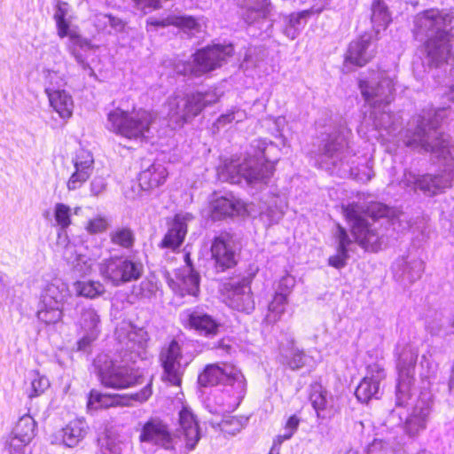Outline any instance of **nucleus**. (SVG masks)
Wrapping results in <instances>:
<instances>
[{
  "mask_svg": "<svg viewBox=\"0 0 454 454\" xmlns=\"http://www.w3.org/2000/svg\"><path fill=\"white\" fill-rule=\"evenodd\" d=\"M108 228L109 223L107 218L101 215L89 219L85 225L86 231L91 235L105 232Z\"/></svg>",
  "mask_w": 454,
  "mask_h": 454,
  "instance_id": "09e8293b",
  "label": "nucleus"
},
{
  "mask_svg": "<svg viewBox=\"0 0 454 454\" xmlns=\"http://www.w3.org/2000/svg\"><path fill=\"white\" fill-rule=\"evenodd\" d=\"M301 419L300 418L294 414L291 415L286 421L284 428L285 433L283 434H279L283 439L289 440L297 431Z\"/></svg>",
  "mask_w": 454,
  "mask_h": 454,
  "instance_id": "3c124183",
  "label": "nucleus"
},
{
  "mask_svg": "<svg viewBox=\"0 0 454 454\" xmlns=\"http://www.w3.org/2000/svg\"><path fill=\"white\" fill-rule=\"evenodd\" d=\"M337 238H338V250H348V246L351 244L346 229L340 224L337 225Z\"/></svg>",
  "mask_w": 454,
  "mask_h": 454,
  "instance_id": "5fc2aeb1",
  "label": "nucleus"
},
{
  "mask_svg": "<svg viewBox=\"0 0 454 454\" xmlns=\"http://www.w3.org/2000/svg\"><path fill=\"white\" fill-rule=\"evenodd\" d=\"M49 387L48 380L35 373L30 380L29 387L27 389V395L29 398H34L42 395Z\"/></svg>",
  "mask_w": 454,
  "mask_h": 454,
  "instance_id": "a18cd8bd",
  "label": "nucleus"
},
{
  "mask_svg": "<svg viewBox=\"0 0 454 454\" xmlns=\"http://www.w3.org/2000/svg\"><path fill=\"white\" fill-rule=\"evenodd\" d=\"M106 17L109 20L111 27L116 31V32H122L125 29L126 22L122 20L116 18L111 14H106Z\"/></svg>",
  "mask_w": 454,
  "mask_h": 454,
  "instance_id": "6e6d98bb",
  "label": "nucleus"
},
{
  "mask_svg": "<svg viewBox=\"0 0 454 454\" xmlns=\"http://www.w3.org/2000/svg\"><path fill=\"white\" fill-rule=\"evenodd\" d=\"M162 26L173 25L177 27L195 30L199 28V23L192 16H171L168 17L165 20L160 22Z\"/></svg>",
  "mask_w": 454,
  "mask_h": 454,
  "instance_id": "ea45409f",
  "label": "nucleus"
},
{
  "mask_svg": "<svg viewBox=\"0 0 454 454\" xmlns=\"http://www.w3.org/2000/svg\"><path fill=\"white\" fill-rule=\"evenodd\" d=\"M211 258L218 272L233 269L238 264V258L233 247V235L223 231L215 236L210 247Z\"/></svg>",
  "mask_w": 454,
  "mask_h": 454,
  "instance_id": "9b49d317",
  "label": "nucleus"
},
{
  "mask_svg": "<svg viewBox=\"0 0 454 454\" xmlns=\"http://www.w3.org/2000/svg\"><path fill=\"white\" fill-rule=\"evenodd\" d=\"M45 93L49 98L50 106L58 113L60 118L69 119L73 114L74 101L67 91L63 90L46 89Z\"/></svg>",
  "mask_w": 454,
  "mask_h": 454,
  "instance_id": "a878e982",
  "label": "nucleus"
},
{
  "mask_svg": "<svg viewBox=\"0 0 454 454\" xmlns=\"http://www.w3.org/2000/svg\"><path fill=\"white\" fill-rule=\"evenodd\" d=\"M285 441L286 440L283 439L280 435H277L273 440L272 446L269 451V454H279L280 447Z\"/></svg>",
  "mask_w": 454,
  "mask_h": 454,
  "instance_id": "13d9d810",
  "label": "nucleus"
},
{
  "mask_svg": "<svg viewBox=\"0 0 454 454\" xmlns=\"http://www.w3.org/2000/svg\"><path fill=\"white\" fill-rule=\"evenodd\" d=\"M247 418L243 416H231L223 419L219 426L224 435H235L247 424Z\"/></svg>",
  "mask_w": 454,
  "mask_h": 454,
  "instance_id": "e433bc0d",
  "label": "nucleus"
},
{
  "mask_svg": "<svg viewBox=\"0 0 454 454\" xmlns=\"http://www.w3.org/2000/svg\"><path fill=\"white\" fill-rule=\"evenodd\" d=\"M176 432V440L181 441L186 450H194L200 439V423L193 411L186 406H183L178 413Z\"/></svg>",
  "mask_w": 454,
  "mask_h": 454,
  "instance_id": "dca6fc26",
  "label": "nucleus"
},
{
  "mask_svg": "<svg viewBox=\"0 0 454 454\" xmlns=\"http://www.w3.org/2000/svg\"><path fill=\"white\" fill-rule=\"evenodd\" d=\"M372 20L378 26H387L390 22L389 12L383 2H375L372 4Z\"/></svg>",
  "mask_w": 454,
  "mask_h": 454,
  "instance_id": "de8ad7c7",
  "label": "nucleus"
},
{
  "mask_svg": "<svg viewBox=\"0 0 454 454\" xmlns=\"http://www.w3.org/2000/svg\"><path fill=\"white\" fill-rule=\"evenodd\" d=\"M73 18L69 15V10L67 2H63L58 5V10L54 14L56 21L58 35L60 38L67 36L69 32V21Z\"/></svg>",
  "mask_w": 454,
  "mask_h": 454,
  "instance_id": "c9c22d12",
  "label": "nucleus"
},
{
  "mask_svg": "<svg viewBox=\"0 0 454 454\" xmlns=\"http://www.w3.org/2000/svg\"><path fill=\"white\" fill-rule=\"evenodd\" d=\"M89 426L84 418H74L53 434L52 443L73 449L85 438Z\"/></svg>",
  "mask_w": 454,
  "mask_h": 454,
  "instance_id": "6ab92c4d",
  "label": "nucleus"
},
{
  "mask_svg": "<svg viewBox=\"0 0 454 454\" xmlns=\"http://www.w3.org/2000/svg\"><path fill=\"white\" fill-rule=\"evenodd\" d=\"M451 380L454 382V364H453V367L451 369Z\"/></svg>",
  "mask_w": 454,
  "mask_h": 454,
  "instance_id": "69168bd1",
  "label": "nucleus"
},
{
  "mask_svg": "<svg viewBox=\"0 0 454 454\" xmlns=\"http://www.w3.org/2000/svg\"><path fill=\"white\" fill-rule=\"evenodd\" d=\"M67 36L70 38L72 43L77 46L82 47L84 44H87L86 40H84L79 34L76 32H68Z\"/></svg>",
  "mask_w": 454,
  "mask_h": 454,
  "instance_id": "bf43d9fd",
  "label": "nucleus"
},
{
  "mask_svg": "<svg viewBox=\"0 0 454 454\" xmlns=\"http://www.w3.org/2000/svg\"><path fill=\"white\" fill-rule=\"evenodd\" d=\"M93 163L94 160L92 154L90 152L84 149H80L76 152L75 157L74 159V168H81L92 171Z\"/></svg>",
  "mask_w": 454,
  "mask_h": 454,
  "instance_id": "8fccbe9b",
  "label": "nucleus"
},
{
  "mask_svg": "<svg viewBox=\"0 0 454 454\" xmlns=\"http://www.w3.org/2000/svg\"><path fill=\"white\" fill-rule=\"evenodd\" d=\"M376 55V45L369 34H364L353 40L345 53L344 61L352 66L364 67Z\"/></svg>",
  "mask_w": 454,
  "mask_h": 454,
  "instance_id": "a211bd4d",
  "label": "nucleus"
},
{
  "mask_svg": "<svg viewBox=\"0 0 454 454\" xmlns=\"http://www.w3.org/2000/svg\"><path fill=\"white\" fill-rule=\"evenodd\" d=\"M309 13H310V12H309V11H304V12H301L300 13V16H301V17H305V16H307V15H308V14H309Z\"/></svg>",
  "mask_w": 454,
  "mask_h": 454,
  "instance_id": "0e129e2a",
  "label": "nucleus"
},
{
  "mask_svg": "<svg viewBox=\"0 0 454 454\" xmlns=\"http://www.w3.org/2000/svg\"><path fill=\"white\" fill-rule=\"evenodd\" d=\"M153 395V379L146 381L143 387L132 394H108L101 393L98 390L90 391L87 398L88 410H102L111 407L129 406L134 402L144 403Z\"/></svg>",
  "mask_w": 454,
  "mask_h": 454,
  "instance_id": "423d86ee",
  "label": "nucleus"
},
{
  "mask_svg": "<svg viewBox=\"0 0 454 454\" xmlns=\"http://www.w3.org/2000/svg\"><path fill=\"white\" fill-rule=\"evenodd\" d=\"M442 25L441 15L431 11L419 14L415 20L414 36L418 39L427 37L423 48L429 64L434 67L446 63L451 56V35L442 29Z\"/></svg>",
  "mask_w": 454,
  "mask_h": 454,
  "instance_id": "f03ea898",
  "label": "nucleus"
},
{
  "mask_svg": "<svg viewBox=\"0 0 454 454\" xmlns=\"http://www.w3.org/2000/svg\"><path fill=\"white\" fill-rule=\"evenodd\" d=\"M257 12V17L264 16L263 12Z\"/></svg>",
  "mask_w": 454,
  "mask_h": 454,
  "instance_id": "338daca9",
  "label": "nucleus"
},
{
  "mask_svg": "<svg viewBox=\"0 0 454 454\" xmlns=\"http://www.w3.org/2000/svg\"><path fill=\"white\" fill-rule=\"evenodd\" d=\"M200 292V275L197 272H190L182 278L178 284L176 293L180 296H197Z\"/></svg>",
  "mask_w": 454,
  "mask_h": 454,
  "instance_id": "72a5a7b5",
  "label": "nucleus"
},
{
  "mask_svg": "<svg viewBox=\"0 0 454 454\" xmlns=\"http://www.w3.org/2000/svg\"><path fill=\"white\" fill-rule=\"evenodd\" d=\"M250 281H244L242 285L232 286L230 292L231 306L239 311H248L253 309V294L250 290Z\"/></svg>",
  "mask_w": 454,
  "mask_h": 454,
  "instance_id": "bb28decb",
  "label": "nucleus"
},
{
  "mask_svg": "<svg viewBox=\"0 0 454 454\" xmlns=\"http://www.w3.org/2000/svg\"><path fill=\"white\" fill-rule=\"evenodd\" d=\"M184 262H185L186 265L191 269V272H195L193 270V265H192V262L191 260L190 253H186L184 254Z\"/></svg>",
  "mask_w": 454,
  "mask_h": 454,
  "instance_id": "052dcab7",
  "label": "nucleus"
},
{
  "mask_svg": "<svg viewBox=\"0 0 454 454\" xmlns=\"http://www.w3.org/2000/svg\"><path fill=\"white\" fill-rule=\"evenodd\" d=\"M287 364L293 370H298L305 365V353L302 350H293L288 357Z\"/></svg>",
  "mask_w": 454,
  "mask_h": 454,
  "instance_id": "864d4df0",
  "label": "nucleus"
},
{
  "mask_svg": "<svg viewBox=\"0 0 454 454\" xmlns=\"http://www.w3.org/2000/svg\"><path fill=\"white\" fill-rule=\"evenodd\" d=\"M207 93L192 92L184 98L175 97L168 102L169 112L173 116H177L183 122L188 121L198 116L207 106Z\"/></svg>",
  "mask_w": 454,
  "mask_h": 454,
  "instance_id": "ddd939ff",
  "label": "nucleus"
},
{
  "mask_svg": "<svg viewBox=\"0 0 454 454\" xmlns=\"http://www.w3.org/2000/svg\"><path fill=\"white\" fill-rule=\"evenodd\" d=\"M109 239L113 245L125 250L133 248L136 237L129 227H119L109 233Z\"/></svg>",
  "mask_w": 454,
  "mask_h": 454,
  "instance_id": "7c9ffc66",
  "label": "nucleus"
},
{
  "mask_svg": "<svg viewBox=\"0 0 454 454\" xmlns=\"http://www.w3.org/2000/svg\"><path fill=\"white\" fill-rule=\"evenodd\" d=\"M168 177L167 168L160 162H153L138 173L137 183L142 191L152 192L163 185Z\"/></svg>",
  "mask_w": 454,
  "mask_h": 454,
  "instance_id": "4be33fe9",
  "label": "nucleus"
},
{
  "mask_svg": "<svg viewBox=\"0 0 454 454\" xmlns=\"http://www.w3.org/2000/svg\"><path fill=\"white\" fill-rule=\"evenodd\" d=\"M246 211V203L232 193L215 197L210 202V216L213 220L233 218Z\"/></svg>",
  "mask_w": 454,
  "mask_h": 454,
  "instance_id": "aec40b11",
  "label": "nucleus"
},
{
  "mask_svg": "<svg viewBox=\"0 0 454 454\" xmlns=\"http://www.w3.org/2000/svg\"><path fill=\"white\" fill-rule=\"evenodd\" d=\"M100 316L93 306L82 307L75 322L82 337L77 341L79 349H85L95 341L100 333Z\"/></svg>",
  "mask_w": 454,
  "mask_h": 454,
  "instance_id": "4468645a",
  "label": "nucleus"
},
{
  "mask_svg": "<svg viewBox=\"0 0 454 454\" xmlns=\"http://www.w3.org/2000/svg\"><path fill=\"white\" fill-rule=\"evenodd\" d=\"M358 88L364 99L372 107L388 106L395 99V82L384 74L372 80L360 79Z\"/></svg>",
  "mask_w": 454,
  "mask_h": 454,
  "instance_id": "0eeeda50",
  "label": "nucleus"
},
{
  "mask_svg": "<svg viewBox=\"0 0 454 454\" xmlns=\"http://www.w3.org/2000/svg\"><path fill=\"white\" fill-rule=\"evenodd\" d=\"M367 371L369 373H371V377H379L380 379H383L385 378V373H384V368L383 366L379 364V363H373V364H371L367 366Z\"/></svg>",
  "mask_w": 454,
  "mask_h": 454,
  "instance_id": "4d7b16f0",
  "label": "nucleus"
},
{
  "mask_svg": "<svg viewBox=\"0 0 454 454\" xmlns=\"http://www.w3.org/2000/svg\"><path fill=\"white\" fill-rule=\"evenodd\" d=\"M68 294V287L65 284L50 283L46 286L44 299L46 303L54 302L59 305L66 301Z\"/></svg>",
  "mask_w": 454,
  "mask_h": 454,
  "instance_id": "f704fd0d",
  "label": "nucleus"
},
{
  "mask_svg": "<svg viewBox=\"0 0 454 454\" xmlns=\"http://www.w3.org/2000/svg\"><path fill=\"white\" fill-rule=\"evenodd\" d=\"M188 231L186 219L176 214L168 222V231L159 243L160 248L177 250L184 241Z\"/></svg>",
  "mask_w": 454,
  "mask_h": 454,
  "instance_id": "412c9836",
  "label": "nucleus"
},
{
  "mask_svg": "<svg viewBox=\"0 0 454 454\" xmlns=\"http://www.w3.org/2000/svg\"><path fill=\"white\" fill-rule=\"evenodd\" d=\"M183 325L200 336L213 338L220 333L222 324L210 314L198 309H189L185 312Z\"/></svg>",
  "mask_w": 454,
  "mask_h": 454,
  "instance_id": "f3484780",
  "label": "nucleus"
},
{
  "mask_svg": "<svg viewBox=\"0 0 454 454\" xmlns=\"http://www.w3.org/2000/svg\"><path fill=\"white\" fill-rule=\"evenodd\" d=\"M350 232L355 241L365 251L377 253L381 249L382 238L368 222L360 226H350Z\"/></svg>",
  "mask_w": 454,
  "mask_h": 454,
  "instance_id": "5701e85b",
  "label": "nucleus"
},
{
  "mask_svg": "<svg viewBox=\"0 0 454 454\" xmlns=\"http://www.w3.org/2000/svg\"><path fill=\"white\" fill-rule=\"evenodd\" d=\"M76 294L87 299H96L105 294L104 285L98 280H79L74 283Z\"/></svg>",
  "mask_w": 454,
  "mask_h": 454,
  "instance_id": "c756f323",
  "label": "nucleus"
},
{
  "mask_svg": "<svg viewBox=\"0 0 454 454\" xmlns=\"http://www.w3.org/2000/svg\"><path fill=\"white\" fill-rule=\"evenodd\" d=\"M274 172V164L268 160L245 161L239 166V174L248 183L264 182L270 178Z\"/></svg>",
  "mask_w": 454,
  "mask_h": 454,
  "instance_id": "b1692460",
  "label": "nucleus"
},
{
  "mask_svg": "<svg viewBox=\"0 0 454 454\" xmlns=\"http://www.w3.org/2000/svg\"><path fill=\"white\" fill-rule=\"evenodd\" d=\"M363 213L373 221L387 217L390 214V208L378 201H371L366 207L363 209Z\"/></svg>",
  "mask_w": 454,
  "mask_h": 454,
  "instance_id": "37998d69",
  "label": "nucleus"
},
{
  "mask_svg": "<svg viewBox=\"0 0 454 454\" xmlns=\"http://www.w3.org/2000/svg\"><path fill=\"white\" fill-rule=\"evenodd\" d=\"M221 385L231 387L228 408L237 407L247 389V380L240 368L234 362H215Z\"/></svg>",
  "mask_w": 454,
  "mask_h": 454,
  "instance_id": "9d476101",
  "label": "nucleus"
},
{
  "mask_svg": "<svg viewBox=\"0 0 454 454\" xmlns=\"http://www.w3.org/2000/svg\"><path fill=\"white\" fill-rule=\"evenodd\" d=\"M405 144L407 146H419L439 159L451 157L450 140L445 137L444 133L435 129L426 130L424 127L418 125Z\"/></svg>",
  "mask_w": 454,
  "mask_h": 454,
  "instance_id": "1a4fd4ad",
  "label": "nucleus"
},
{
  "mask_svg": "<svg viewBox=\"0 0 454 454\" xmlns=\"http://www.w3.org/2000/svg\"><path fill=\"white\" fill-rule=\"evenodd\" d=\"M197 383L201 387H214L221 385L216 364H207L198 373Z\"/></svg>",
  "mask_w": 454,
  "mask_h": 454,
  "instance_id": "473e14b6",
  "label": "nucleus"
},
{
  "mask_svg": "<svg viewBox=\"0 0 454 454\" xmlns=\"http://www.w3.org/2000/svg\"><path fill=\"white\" fill-rule=\"evenodd\" d=\"M341 211L345 220L352 223L351 226H360L367 221L362 216L363 210L356 202L341 206Z\"/></svg>",
  "mask_w": 454,
  "mask_h": 454,
  "instance_id": "58836bf2",
  "label": "nucleus"
},
{
  "mask_svg": "<svg viewBox=\"0 0 454 454\" xmlns=\"http://www.w3.org/2000/svg\"><path fill=\"white\" fill-rule=\"evenodd\" d=\"M231 55V47L221 44L207 45L193 53L192 63H183L180 73L184 75L200 77L220 67Z\"/></svg>",
  "mask_w": 454,
  "mask_h": 454,
  "instance_id": "39448f33",
  "label": "nucleus"
},
{
  "mask_svg": "<svg viewBox=\"0 0 454 454\" xmlns=\"http://www.w3.org/2000/svg\"><path fill=\"white\" fill-rule=\"evenodd\" d=\"M309 399L317 416H319L320 412L325 411L327 405L326 391L323 389L321 385L317 384L312 388Z\"/></svg>",
  "mask_w": 454,
  "mask_h": 454,
  "instance_id": "c03bdc74",
  "label": "nucleus"
},
{
  "mask_svg": "<svg viewBox=\"0 0 454 454\" xmlns=\"http://www.w3.org/2000/svg\"><path fill=\"white\" fill-rule=\"evenodd\" d=\"M288 302V294L277 292L269 303L268 312L265 316V322L269 325H275L280 321L286 311V305Z\"/></svg>",
  "mask_w": 454,
  "mask_h": 454,
  "instance_id": "c85d7f7f",
  "label": "nucleus"
},
{
  "mask_svg": "<svg viewBox=\"0 0 454 454\" xmlns=\"http://www.w3.org/2000/svg\"><path fill=\"white\" fill-rule=\"evenodd\" d=\"M157 290V282L150 278H145L132 287V293L139 299H149L155 294Z\"/></svg>",
  "mask_w": 454,
  "mask_h": 454,
  "instance_id": "79ce46f5",
  "label": "nucleus"
},
{
  "mask_svg": "<svg viewBox=\"0 0 454 454\" xmlns=\"http://www.w3.org/2000/svg\"><path fill=\"white\" fill-rule=\"evenodd\" d=\"M63 316L64 313L61 307L59 305L51 306L50 303H46L44 308L40 309L37 313L38 319L47 325L60 322Z\"/></svg>",
  "mask_w": 454,
  "mask_h": 454,
  "instance_id": "4c0bfd02",
  "label": "nucleus"
},
{
  "mask_svg": "<svg viewBox=\"0 0 454 454\" xmlns=\"http://www.w3.org/2000/svg\"><path fill=\"white\" fill-rule=\"evenodd\" d=\"M325 150L330 154H333L334 152H336L338 150V148L337 147H332V144L331 143H327L325 145Z\"/></svg>",
  "mask_w": 454,
  "mask_h": 454,
  "instance_id": "680f3d73",
  "label": "nucleus"
},
{
  "mask_svg": "<svg viewBox=\"0 0 454 454\" xmlns=\"http://www.w3.org/2000/svg\"><path fill=\"white\" fill-rule=\"evenodd\" d=\"M54 218L61 230H67L72 224L71 207L64 203H57L54 207Z\"/></svg>",
  "mask_w": 454,
  "mask_h": 454,
  "instance_id": "a19ab883",
  "label": "nucleus"
},
{
  "mask_svg": "<svg viewBox=\"0 0 454 454\" xmlns=\"http://www.w3.org/2000/svg\"><path fill=\"white\" fill-rule=\"evenodd\" d=\"M452 177L453 175L451 172H444L442 175L426 174L416 181V184L419 190L434 195L450 187Z\"/></svg>",
  "mask_w": 454,
  "mask_h": 454,
  "instance_id": "393cba45",
  "label": "nucleus"
},
{
  "mask_svg": "<svg viewBox=\"0 0 454 454\" xmlns=\"http://www.w3.org/2000/svg\"><path fill=\"white\" fill-rule=\"evenodd\" d=\"M217 347H219V348H220V347H224V348H226V349H230V348H231V346H230V345H226V346H224V345L223 344V340H221L220 341H218Z\"/></svg>",
  "mask_w": 454,
  "mask_h": 454,
  "instance_id": "e2e57ef3",
  "label": "nucleus"
},
{
  "mask_svg": "<svg viewBox=\"0 0 454 454\" xmlns=\"http://www.w3.org/2000/svg\"><path fill=\"white\" fill-rule=\"evenodd\" d=\"M157 115L149 109L133 106L131 109L116 106L107 113V129L129 141L147 142Z\"/></svg>",
  "mask_w": 454,
  "mask_h": 454,
  "instance_id": "f257e3e1",
  "label": "nucleus"
},
{
  "mask_svg": "<svg viewBox=\"0 0 454 454\" xmlns=\"http://www.w3.org/2000/svg\"><path fill=\"white\" fill-rule=\"evenodd\" d=\"M348 250H338L337 254L328 258V264L335 269H341L347 264Z\"/></svg>",
  "mask_w": 454,
  "mask_h": 454,
  "instance_id": "603ef678",
  "label": "nucleus"
},
{
  "mask_svg": "<svg viewBox=\"0 0 454 454\" xmlns=\"http://www.w3.org/2000/svg\"><path fill=\"white\" fill-rule=\"evenodd\" d=\"M380 381L372 377H364L355 390L357 400L361 403H368L378 393Z\"/></svg>",
  "mask_w": 454,
  "mask_h": 454,
  "instance_id": "2f4dec72",
  "label": "nucleus"
},
{
  "mask_svg": "<svg viewBox=\"0 0 454 454\" xmlns=\"http://www.w3.org/2000/svg\"><path fill=\"white\" fill-rule=\"evenodd\" d=\"M427 413L422 409L414 410L403 421V433L411 439L417 438L427 427Z\"/></svg>",
  "mask_w": 454,
  "mask_h": 454,
  "instance_id": "cd10ccee",
  "label": "nucleus"
},
{
  "mask_svg": "<svg viewBox=\"0 0 454 454\" xmlns=\"http://www.w3.org/2000/svg\"><path fill=\"white\" fill-rule=\"evenodd\" d=\"M102 278L114 286L137 281L143 275L144 267L140 262L124 255H112L98 264Z\"/></svg>",
  "mask_w": 454,
  "mask_h": 454,
  "instance_id": "20e7f679",
  "label": "nucleus"
},
{
  "mask_svg": "<svg viewBox=\"0 0 454 454\" xmlns=\"http://www.w3.org/2000/svg\"><path fill=\"white\" fill-rule=\"evenodd\" d=\"M140 442H148L167 450H174L176 435L168 424L157 418L149 419L142 426L138 436Z\"/></svg>",
  "mask_w": 454,
  "mask_h": 454,
  "instance_id": "f8f14e48",
  "label": "nucleus"
},
{
  "mask_svg": "<svg viewBox=\"0 0 454 454\" xmlns=\"http://www.w3.org/2000/svg\"><path fill=\"white\" fill-rule=\"evenodd\" d=\"M92 171L83 169L81 168H75L74 172L71 175L67 181V188L70 191H74L81 188L90 178Z\"/></svg>",
  "mask_w": 454,
  "mask_h": 454,
  "instance_id": "49530a36",
  "label": "nucleus"
},
{
  "mask_svg": "<svg viewBox=\"0 0 454 454\" xmlns=\"http://www.w3.org/2000/svg\"><path fill=\"white\" fill-rule=\"evenodd\" d=\"M36 422L30 415L20 418L5 442V450L9 454H24V448L34 439Z\"/></svg>",
  "mask_w": 454,
  "mask_h": 454,
  "instance_id": "2eb2a0df",
  "label": "nucleus"
},
{
  "mask_svg": "<svg viewBox=\"0 0 454 454\" xmlns=\"http://www.w3.org/2000/svg\"><path fill=\"white\" fill-rule=\"evenodd\" d=\"M182 358V347L175 339L161 348L159 354V362L162 369L160 379L167 385L182 387L185 371V366L181 364Z\"/></svg>",
  "mask_w": 454,
  "mask_h": 454,
  "instance_id": "6e6552de",
  "label": "nucleus"
},
{
  "mask_svg": "<svg viewBox=\"0 0 454 454\" xmlns=\"http://www.w3.org/2000/svg\"><path fill=\"white\" fill-rule=\"evenodd\" d=\"M127 356L125 354L121 361L106 359L98 366L97 375L102 386L121 390L145 385L147 380L140 370L126 363Z\"/></svg>",
  "mask_w": 454,
  "mask_h": 454,
  "instance_id": "7ed1b4c3",
  "label": "nucleus"
}]
</instances>
